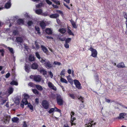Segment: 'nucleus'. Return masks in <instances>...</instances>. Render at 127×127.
<instances>
[{"label": "nucleus", "instance_id": "9b49d317", "mask_svg": "<svg viewBox=\"0 0 127 127\" xmlns=\"http://www.w3.org/2000/svg\"><path fill=\"white\" fill-rule=\"evenodd\" d=\"M44 65L46 67L50 68L52 67V64L48 60H46V62L45 63Z\"/></svg>", "mask_w": 127, "mask_h": 127}, {"label": "nucleus", "instance_id": "f8f14e48", "mask_svg": "<svg viewBox=\"0 0 127 127\" xmlns=\"http://www.w3.org/2000/svg\"><path fill=\"white\" fill-rule=\"evenodd\" d=\"M11 5L10 0H9L8 2H7L5 5V7L6 9H8L10 8Z\"/></svg>", "mask_w": 127, "mask_h": 127}, {"label": "nucleus", "instance_id": "8fccbe9b", "mask_svg": "<svg viewBox=\"0 0 127 127\" xmlns=\"http://www.w3.org/2000/svg\"><path fill=\"white\" fill-rule=\"evenodd\" d=\"M28 85L29 86H30L31 87H33L34 86V84L32 82H30L28 84Z\"/></svg>", "mask_w": 127, "mask_h": 127}, {"label": "nucleus", "instance_id": "39448f33", "mask_svg": "<svg viewBox=\"0 0 127 127\" xmlns=\"http://www.w3.org/2000/svg\"><path fill=\"white\" fill-rule=\"evenodd\" d=\"M24 98L22 100V102L24 103L25 105H26L28 103V101L27 100V99L29 97V95L26 94H24Z\"/></svg>", "mask_w": 127, "mask_h": 127}, {"label": "nucleus", "instance_id": "864d4df0", "mask_svg": "<svg viewBox=\"0 0 127 127\" xmlns=\"http://www.w3.org/2000/svg\"><path fill=\"white\" fill-rule=\"evenodd\" d=\"M33 23L31 21H29L27 23L28 25L29 26H31L32 24Z\"/></svg>", "mask_w": 127, "mask_h": 127}, {"label": "nucleus", "instance_id": "f3484780", "mask_svg": "<svg viewBox=\"0 0 127 127\" xmlns=\"http://www.w3.org/2000/svg\"><path fill=\"white\" fill-rule=\"evenodd\" d=\"M59 16V15L57 14H53L49 16L50 18H56Z\"/></svg>", "mask_w": 127, "mask_h": 127}, {"label": "nucleus", "instance_id": "dca6fc26", "mask_svg": "<svg viewBox=\"0 0 127 127\" xmlns=\"http://www.w3.org/2000/svg\"><path fill=\"white\" fill-rule=\"evenodd\" d=\"M45 31L46 33L48 34H51L52 33V31L50 28H47L45 30Z\"/></svg>", "mask_w": 127, "mask_h": 127}, {"label": "nucleus", "instance_id": "2f4dec72", "mask_svg": "<svg viewBox=\"0 0 127 127\" xmlns=\"http://www.w3.org/2000/svg\"><path fill=\"white\" fill-rule=\"evenodd\" d=\"M10 84L11 85H17L18 83L16 81H12L10 82Z\"/></svg>", "mask_w": 127, "mask_h": 127}, {"label": "nucleus", "instance_id": "f257e3e1", "mask_svg": "<svg viewBox=\"0 0 127 127\" xmlns=\"http://www.w3.org/2000/svg\"><path fill=\"white\" fill-rule=\"evenodd\" d=\"M56 98L57 103L58 105H61L63 104L64 101L63 98L59 94H57Z\"/></svg>", "mask_w": 127, "mask_h": 127}, {"label": "nucleus", "instance_id": "49530a36", "mask_svg": "<svg viewBox=\"0 0 127 127\" xmlns=\"http://www.w3.org/2000/svg\"><path fill=\"white\" fill-rule=\"evenodd\" d=\"M55 111V109L54 108H52L50 109L49 111L48 112L50 113H52L54 111Z\"/></svg>", "mask_w": 127, "mask_h": 127}, {"label": "nucleus", "instance_id": "9d476101", "mask_svg": "<svg viewBox=\"0 0 127 127\" xmlns=\"http://www.w3.org/2000/svg\"><path fill=\"white\" fill-rule=\"evenodd\" d=\"M1 45L2 46L4 47L5 48L8 49L9 51L12 54L14 53V52L13 48L9 47H7L6 46L3 44H2Z\"/></svg>", "mask_w": 127, "mask_h": 127}, {"label": "nucleus", "instance_id": "603ef678", "mask_svg": "<svg viewBox=\"0 0 127 127\" xmlns=\"http://www.w3.org/2000/svg\"><path fill=\"white\" fill-rule=\"evenodd\" d=\"M53 2L57 4H58V5H60V2L59 1H58V0H55Z\"/></svg>", "mask_w": 127, "mask_h": 127}, {"label": "nucleus", "instance_id": "6e6d98bb", "mask_svg": "<svg viewBox=\"0 0 127 127\" xmlns=\"http://www.w3.org/2000/svg\"><path fill=\"white\" fill-rule=\"evenodd\" d=\"M25 71L28 72L29 71V70L28 69V67L27 65H25Z\"/></svg>", "mask_w": 127, "mask_h": 127}, {"label": "nucleus", "instance_id": "a18cd8bd", "mask_svg": "<svg viewBox=\"0 0 127 127\" xmlns=\"http://www.w3.org/2000/svg\"><path fill=\"white\" fill-rule=\"evenodd\" d=\"M54 63L55 65H61V63L57 61H55L54 62Z\"/></svg>", "mask_w": 127, "mask_h": 127}, {"label": "nucleus", "instance_id": "473e14b6", "mask_svg": "<svg viewBox=\"0 0 127 127\" xmlns=\"http://www.w3.org/2000/svg\"><path fill=\"white\" fill-rule=\"evenodd\" d=\"M61 77V78L60 80L61 82L63 83H67V82L66 80L62 77Z\"/></svg>", "mask_w": 127, "mask_h": 127}, {"label": "nucleus", "instance_id": "cd10ccee", "mask_svg": "<svg viewBox=\"0 0 127 127\" xmlns=\"http://www.w3.org/2000/svg\"><path fill=\"white\" fill-rule=\"evenodd\" d=\"M41 48L42 50L45 53H46L47 52L48 50L45 47L41 45Z\"/></svg>", "mask_w": 127, "mask_h": 127}, {"label": "nucleus", "instance_id": "423d86ee", "mask_svg": "<svg viewBox=\"0 0 127 127\" xmlns=\"http://www.w3.org/2000/svg\"><path fill=\"white\" fill-rule=\"evenodd\" d=\"M42 105L43 107L46 109L48 108L49 107V103L47 101L44 100L42 102Z\"/></svg>", "mask_w": 127, "mask_h": 127}, {"label": "nucleus", "instance_id": "58836bf2", "mask_svg": "<svg viewBox=\"0 0 127 127\" xmlns=\"http://www.w3.org/2000/svg\"><path fill=\"white\" fill-rule=\"evenodd\" d=\"M46 60H47L45 59H44L42 58H41L40 60V61L41 63L44 64V65L45 63L46 62Z\"/></svg>", "mask_w": 127, "mask_h": 127}, {"label": "nucleus", "instance_id": "7c9ffc66", "mask_svg": "<svg viewBox=\"0 0 127 127\" xmlns=\"http://www.w3.org/2000/svg\"><path fill=\"white\" fill-rule=\"evenodd\" d=\"M70 76V75H69L68 76H67L66 77L68 81L71 83L73 82V80L71 78Z\"/></svg>", "mask_w": 127, "mask_h": 127}, {"label": "nucleus", "instance_id": "4d7b16f0", "mask_svg": "<svg viewBox=\"0 0 127 127\" xmlns=\"http://www.w3.org/2000/svg\"><path fill=\"white\" fill-rule=\"evenodd\" d=\"M46 2L47 4L49 5H51L52 4V2L49 0H46Z\"/></svg>", "mask_w": 127, "mask_h": 127}, {"label": "nucleus", "instance_id": "e2e57ef3", "mask_svg": "<svg viewBox=\"0 0 127 127\" xmlns=\"http://www.w3.org/2000/svg\"><path fill=\"white\" fill-rule=\"evenodd\" d=\"M49 74L50 75V76L51 78H52L53 76V74L52 73L51 71L49 72Z\"/></svg>", "mask_w": 127, "mask_h": 127}, {"label": "nucleus", "instance_id": "b1692460", "mask_svg": "<svg viewBox=\"0 0 127 127\" xmlns=\"http://www.w3.org/2000/svg\"><path fill=\"white\" fill-rule=\"evenodd\" d=\"M35 86L36 88L39 91H41L43 90L42 87L40 85H35Z\"/></svg>", "mask_w": 127, "mask_h": 127}, {"label": "nucleus", "instance_id": "37998d69", "mask_svg": "<svg viewBox=\"0 0 127 127\" xmlns=\"http://www.w3.org/2000/svg\"><path fill=\"white\" fill-rule=\"evenodd\" d=\"M0 52L1 53V55L2 56H3L4 55V49H0Z\"/></svg>", "mask_w": 127, "mask_h": 127}, {"label": "nucleus", "instance_id": "c03bdc74", "mask_svg": "<svg viewBox=\"0 0 127 127\" xmlns=\"http://www.w3.org/2000/svg\"><path fill=\"white\" fill-rule=\"evenodd\" d=\"M35 55L36 56V57L39 59H40V56L38 52H36L35 53Z\"/></svg>", "mask_w": 127, "mask_h": 127}, {"label": "nucleus", "instance_id": "052dcab7", "mask_svg": "<svg viewBox=\"0 0 127 127\" xmlns=\"http://www.w3.org/2000/svg\"><path fill=\"white\" fill-rule=\"evenodd\" d=\"M84 98L82 96H80V97L79 98V99L80 100L82 103L83 102V99Z\"/></svg>", "mask_w": 127, "mask_h": 127}, {"label": "nucleus", "instance_id": "0eeeda50", "mask_svg": "<svg viewBox=\"0 0 127 127\" xmlns=\"http://www.w3.org/2000/svg\"><path fill=\"white\" fill-rule=\"evenodd\" d=\"M48 86L51 89L54 91H56L57 89L54 85L51 82H49L47 83Z\"/></svg>", "mask_w": 127, "mask_h": 127}, {"label": "nucleus", "instance_id": "c85d7f7f", "mask_svg": "<svg viewBox=\"0 0 127 127\" xmlns=\"http://www.w3.org/2000/svg\"><path fill=\"white\" fill-rule=\"evenodd\" d=\"M40 71L41 73L44 75L46 74L47 71L43 69L40 70Z\"/></svg>", "mask_w": 127, "mask_h": 127}, {"label": "nucleus", "instance_id": "0e129e2a", "mask_svg": "<svg viewBox=\"0 0 127 127\" xmlns=\"http://www.w3.org/2000/svg\"><path fill=\"white\" fill-rule=\"evenodd\" d=\"M59 39L60 40L62 41H64L65 40V38H62L61 37H59Z\"/></svg>", "mask_w": 127, "mask_h": 127}, {"label": "nucleus", "instance_id": "bb28decb", "mask_svg": "<svg viewBox=\"0 0 127 127\" xmlns=\"http://www.w3.org/2000/svg\"><path fill=\"white\" fill-rule=\"evenodd\" d=\"M29 60L31 61H32L34 60V56L30 55L29 56Z\"/></svg>", "mask_w": 127, "mask_h": 127}, {"label": "nucleus", "instance_id": "4468645a", "mask_svg": "<svg viewBox=\"0 0 127 127\" xmlns=\"http://www.w3.org/2000/svg\"><path fill=\"white\" fill-rule=\"evenodd\" d=\"M117 66L118 68H123L125 67L124 64L123 62H121L117 64Z\"/></svg>", "mask_w": 127, "mask_h": 127}, {"label": "nucleus", "instance_id": "7ed1b4c3", "mask_svg": "<svg viewBox=\"0 0 127 127\" xmlns=\"http://www.w3.org/2000/svg\"><path fill=\"white\" fill-rule=\"evenodd\" d=\"M75 113L73 112L72 111L71 112V113L70 114L71 115V120L70 121V122L71 123V126H72L74 124L75 125V123H74L73 122L74 121V120L76 119L75 118V117H74L73 116L74 115V114Z\"/></svg>", "mask_w": 127, "mask_h": 127}, {"label": "nucleus", "instance_id": "6ab92c4d", "mask_svg": "<svg viewBox=\"0 0 127 127\" xmlns=\"http://www.w3.org/2000/svg\"><path fill=\"white\" fill-rule=\"evenodd\" d=\"M90 122L86 123L85 125V127H90L92 126L93 124H92L91 123L93 122V121L90 120Z\"/></svg>", "mask_w": 127, "mask_h": 127}, {"label": "nucleus", "instance_id": "2eb2a0df", "mask_svg": "<svg viewBox=\"0 0 127 127\" xmlns=\"http://www.w3.org/2000/svg\"><path fill=\"white\" fill-rule=\"evenodd\" d=\"M126 114L124 113H120L119 115V116L117 117V118L119 119H121L124 118V116H125Z\"/></svg>", "mask_w": 127, "mask_h": 127}, {"label": "nucleus", "instance_id": "69168bd1", "mask_svg": "<svg viewBox=\"0 0 127 127\" xmlns=\"http://www.w3.org/2000/svg\"><path fill=\"white\" fill-rule=\"evenodd\" d=\"M10 76V74L9 73H8L6 74L5 75V77L6 78H8Z\"/></svg>", "mask_w": 127, "mask_h": 127}, {"label": "nucleus", "instance_id": "aec40b11", "mask_svg": "<svg viewBox=\"0 0 127 127\" xmlns=\"http://www.w3.org/2000/svg\"><path fill=\"white\" fill-rule=\"evenodd\" d=\"M40 25L42 29H44L46 26L45 23L43 21H42L40 22Z\"/></svg>", "mask_w": 127, "mask_h": 127}, {"label": "nucleus", "instance_id": "ea45409f", "mask_svg": "<svg viewBox=\"0 0 127 127\" xmlns=\"http://www.w3.org/2000/svg\"><path fill=\"white\" fill-rule=\"evenodd\" d=\"M65 69L61 71L60 75L61 76H64L65 74Z\"/></svg>", "mask_w": 127, "mask_h": 127}, {"label": "nucleus", "instance_id": "774afa93", "mask_svg": "<svg viewBox=\"0 0 127 127\" xmlns=\"http://www.w3.org/2000/svg\"><path fill=\"white\" fill-rule=\"evenodd\" d=\"M84 107V105L83 104H81L80 105V109Z\"/></svg>", "mask_w": 127, "mask_h": 127}, {"label": "nucleus", "instance_id": "4be33fe9", "mask_svg": "<svg viewBox=\"0 0 127 127\" xmlns=\"http://www.w3.org/2000/svg\"><path fill=\"white\" fill-rule=\"evenodd\" d=\"M38 67L37 64L36 63H33L32 65V68L33 69H36Z\"/></svg>", "mask_w": 127, "mask_h": 127}, {"label": "nucleus", "instance_id": "a19ab883", "mask_svg": "<svg viewBox=\"0 0 127 127\" xmlns=\"http://www.w3.org/2000/svg\"><path fill=\"white\" fill-rule=\"evenodd\" d=\"M27 104L28 105V107L30 109L32 110H33V106L30 103H28H28Z\"/></svg>", "mask_w": 127, "mask_h": 127}, {"label": "nucleus", "instance_id": "1a4fd4ad", "mask_svg": "<svg viewBox=\"0 0 127 127\" xmlns=\"http://www.w3.org/2000/svg\"><path fill=\"white\" fill-rule=\"evenodd\" d=\"M10 119V117L9 116L5 115L4 118V121L5 123H6L7 122H8Z\"/></svg>", "mask_w": 127, "mask_h": 127}, {"label": "nucleus", "instance_id": "5701e85b", "mask_svg": "<svg viewBox=\"0 0 127 127\" xmlns=\"http://www.w3.org/2000/svg\"><path fill=\"white\" fill-rule=\"evenodd\" d=\"M13 90H14L13 88L12 87L9 88L8 90V92L9 94V95H10L12 93Z\"/></svg>", "mask_w": 127, "mask_h": 127}, {"label": "nucleus", "instance_id": "680f3d73", "mask_svg": "<svg viewBox=\"0 0 127 127\" xmlns=\"http://www.w3.org/2000/svg\"><path fill=\"white\" fill-rule=\"evenodd\" d=\"M7 101V99H6L4 100H2V103H1V104L3 105L4 103Z\"/></svg>", "mask_w": 127, "mask_h": 127}, {"label": "nucleus", "instance_id": "79ce46f5", "mask_svg": "<svg viewBox=\"0 0 127 127\" xmlns=\"http://www.w3.org/2000/svg\"><path fill=\"white\" fill-rule=\"evenodd\" d=\"M71 38H68L65 40V43H69L71 41Z\"/></svg>", "mask_w": 127, "mask_h": 127}, {"label": "nucleus", "instance_id": "a211bd4d", "mask_svg": "<svg viewBox=\"0 0 127 127\" xmlns=\"http://www.w3.org/2000/svg\"><path fill=\"white\" fill-rule=\"evenodd\" d=\"M16 40L18 43H21L23 42V39L22 37H17L16 38Z\"/></svg>", "mask_w": 127, "mask_h": 127}, {"label": "nucleus", "instance_id": "de8ad7c7", "mask_svg": "<svg viewBox=\"0 0 127 127\" xmlns=\"http://www.w3.org/2000/svg\"><path fill=\"white\" fill-rule=\"evenodd\" d=\"M69 95L72 99H74L75 98V96L74 94H69Z\"/></svg>", "mask_w": 127, "mask_h": 127}, {"label": "nucleus", "instance_id": "412c9836", "mask_svg": "<svg viewBox=\"0 0 127 127\" xmlns=\"http://www.w3.org/2000/svg\"><path fill=\"white\" fill-rule=\"evenodd\" d=\"M70 21L73 27L74 28H76L77 26L75 22L73 20H71Z\"/></svg>", "mask_w": 127, "mask_h": 127}, {"label": "nucleus", "instance_id": "4c0bfd02", "mask_svg": "<svg viewBox=\"0 0 127 127\" xmlns=\"http://www.w3.org/2000/svg\"><path fill=\"white\" fill-rule=\"evenodd\" d=\"M43 6V4L42 3H40L36 5V8H40Z\"/></svg>", "mask_w": 127, "mask_h": 127}, {"label": "nucleus", "instance_id": "09e8293b", "mask_svg": "<svg viewBox=\"0 0 127 127\" xmlns=\"http://www.w3.org/2000/svg\"><path fill=\"white\" fill-rule=\"evenodd\" d=\"M13 35H16L18 34V32L17 31L15 30L13 31Z\"/></svg>", "mask_w": 127, "mask_h": 127}, {"label": "nucleus", "instance_id": "bf43d9fd", "mask_svg": "<svg viewBox=\"0 0 127 127\" xmlns=\"http://www.w3.org/2000/svg\"><path fill=\"white\" fill-rule=\"evenodd\" d=\"M42 15L44 16H49V14L47 12H45L42 14Z\"/></svg>", "mask_w": 127, "mask_h": 127}, {"label": "nucleus", "instance_id": "ddd939ff", "mask_svg": "<svg viewBox=\"0 0 127 127\" xmlns=\"http://www.w3.org/2000/svg\"><path fill=\"white\" fill-rule=\"evenodd\" d=\"M124 17L126 19L125 22V24L126 25V28L125 33L127 34V14L126 13H125L124 15Z\"/></svg>", "mask_w": 127, "mask_h": 127}, {"label": "nucleus", "instance_id": "338daca9", "mask_svg": "<svg viewBox=\"0 0 127 127\" xmlns=\"http://www.w3.org/2000/svg\"><path fill=\"white\" fill-rule=\"evenodd\" d=\"M64 5L68 9H70V8L65 3H64Z\"/></svg>", "mask_w": 127, "mask_h": 127}, {"label": "nucleus", "instance_id": "c756f323", "mask_svg": "<svg viewBox=\"0 0 127 127\" xmlns=\"http://www.w3.org/2000/svg\"><path fill=\"white\" fill-rule=\"evenodd\" d=\"M12 120L13 122H16L19 120V119L17 117H14L12 118Z\"/></svg>", "mask_w": 127, "mask_h": 127}, {"label": "nucleus", "instance_id": "f03ea898", "mask_svg": "<svg viewBox=\"0 0 127 127\" xmlns=\"http://www.w3.org/2000/svg\"><path fill=\"white\" fill-rule=\"evenodd\" d=\"M30 77L31 78H33L34 81L36 82H39L41 79V77L39 75L35 76H31Z\"/></svg>", "mask_w": 127, "mask_h": 127}, {"label": "nucleus", "instance_id": "3c124183", "mask_svg": "<svg viewBox=\"0 0 127 127\" xmlns=\"http://www.w3.org/2000/svg\"><path fill=\"white\" fill-rule=\"evenodd\" d=\"M35 44L36 46L35 49L36 50H37L39 48V47L38 45V44L36 42H35Z\"/></svg>", "mask_w": 127, "mask_h": 127}, {"label": "nucleus", "instance_id": "a878e982", "mask_svg": "<svg viewBox=\"0 0 127 127\" xmlns=\"http://www.w3.org/2000/svg\"><path fill=\"white\" fill-rule=\"evenodd\" d=\"M35 12L36 14L39 15L42 13V11L41 9H38L35 10Z\"/></svg>", "mask_w": 127, "mask_h": 127}, {"label": "nucleus", "instance_id": "5fc2aeb1", "mask_svg": "<svg viewBox=\"0 0 127 127\" xmlns=\"http://www.w3.org/2000/svg\"><path fill=\"white\" fill-rule=\"evenodd\" d=\"M64 46L65 48H68L69 47V45L68 44H67V43H65L64 44Z\"/></svg>", "mask_w": 127, "mask_h": 127}, {"label": "nucleus", "instance_id": "6e6552de", "mask_svg": "<svg viewBox=\"0 0 127 127\" xmlns=\"http://www.w3.org/2000/svg\"><path fill=\"white\" fill-rule=\"evenodd\" d=\"M74 83L77 88L79 89L81 88L80 84L78 80H74Z\"/></svg>", "mask_w": 127, "mask_h": 127}, {"label": "nucleus", "instance_id": "20e7f679", "mask_svg": "<svg viewBox=\"0 0 127 127\" xmlns=\"http://www.w3.org/2000/svg\"><path fill=\"white\" fill-rule=\"evenodd\" d=\"M92 52V54L91 56L94 57H96L97 56V52L96 50L93 49L92 47L89 49Z\"/></svg>", "mask_w": 127, "mask_h": 127}, {"label": "nucleus", "instance_id": "e433bc0d", "mask_svg": "<svg viewBox=\"0 0 127 127\" xmlns=\"http://www.w3.org/2000/svg\"><path fill=\"white\" fill-rule=\"evenodd\" d=\"M67 32L70 35H74V33H72L71 31L68 28L67 29Z\"/></svg>", "mask_w": 127, "mask_h": 127}, {"label": "nucleus", "instance_id": "f704fd0d", "mask_svg": "<svg viewBox=\"0 0 127 127\" xmlns=\"http://www.w3.org/2000/svg\"><path fill=\"white\" fill-rule=\"evenodd\" d=\"M59 32H60L61 33H64L66 32V30H65L63 28H62L60 29H59Z\"/></svg>", "mask_w": 127, "mask_h": 127}, {"label": "nucleus", "instance_id": "72a5a7b5", "mask_svg": "<svg viewBox=\"0 0 127 127\" xmlns=\"http://www.w3.org/2000/svg\"><path fill=\"white\" fill-rule=\"evenodd\" d=\"M32 91L36 95H37L39 94V92L35 89H32Z\"/></svg>", "mask_w": 127, "mask_h": 127}, {"label": "nucleus", "instance_id": "13d9d810", "mask_svg": "<svg viewBox=\"0 0 127 127\" xmlns=\"http://www.w3.org/2000/svg\"><path fill=\"white\" fill-rule=\"evenodd\" d=\"M54 109L55 111H57L58 112H61V110H60L58 109L56 107H55Z\"/></svg>", "mask_w": 127, "mask_h": 127}, {"label": "nucleus", "instance_id": "393cba45", "mask_svg": "<svg viewBox=\"0 0 127 127\" xmlns=\"http://www.w3.org/2000/svg\"><path fill=\"white\" fill-rule=\"evenodd\" d=\"M24 21L23 20L21 19H18L17 21V23L19 25H22L24 24Z\"/></svg>", "mask_w": 127, "mask_h": 127}, {"label": "nucleus", "instance_id": "c9c22d12", "mask_svg": "<svg viewBox=\"0 0 127 127\" xmlns=\"http://www.w3.org/2000/svg\"><path fill=\"white\" fill-rule=\"evenodd\" d=\"M35 30L37 31V33L38 34H40V32H39V28L37 26H35Z\"/></svg>", "mask_w": 127, "mask_h": 127}]
</instances>
